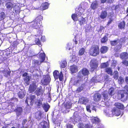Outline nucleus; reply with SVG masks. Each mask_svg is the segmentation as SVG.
<instances>
[{"label": "nucleus", "mask_w": 128, "mask_h": 128, "mask_svg": "<svg viewBox=\"0 0 128 128\" xmlns=\"http://www.w3.org/2000/svg\"><path fill=\"white\" fill-rule=\"evenodd\" d=\"M50 77L48 76H46L44 77L43 79L41 80L42 84L46 86L50 83Z\"/></svg>", "instance_id": "6"}, {"label": "nucleus", "mask_w": 128, "mask_h": 128, "mask_svg": "<svg viewBox=\"0 0 128 128\" xmlns=\"http://www.w3.org/2000/svg\"><path fill=\"white\" fill-rule=\"evenodd\" d=\"M99 47L97 45H92L89 50L88 53L90 55L93 56H96L100 54Z\"/></svg>", "instance_id": "2"}, {"label": "nucleus", "mask_w": 128, "mask_h": 128, "mask_svg": "<svg viewBox=\"0 0 128 128\" xmlns=\"http://www.w3.org/2000/svg\"><path fill=\"white\" fill-rule=\"evenodd\" d=\"M108 49V48L106 46H102L100 48V52L102 54L105 53L107 52Z\"/></svg>", "instance_id": "21"}, {"label": "nucleus", "mask_w": 128, "mask_h": 128, "mask_svg": "<svg viewBox=\"0 0 128 128\" xmlns=\"http://www.w3.org/2000/svg\"><path fill=\"white\" fill-rule=\"evenodd\" d=\"M40 55V58L42 59V60L40 61V62L42 63L44 61L46 58V55L45 54L44 52L42 53H41Z\"/></svg>", "instance_id": "40"}, {"label": "nucleus", "mask_w": 128, "mask_h": 128, "mask_svg": "<svg viewBox=\"0 0 128 128\" xmlns=\"http://www.w3.org/2000/svg\"><path fill=\"white\" fill-rule=\"evenodd\" d=\"M124 92L125 91L126 92H125L126 93H127L128 94V86L127 85H126L124 86Z\"/></svg>", "instance_id": "52"}, {"label": "nucleus", "mask_w": 128, "mask_h": 128, "mask_svg": "<svg viewBox=\"0 0 128 128\" xmlns=\"http://www.w3.org/2000/svg\"><path fill=\"white\" fill-rule=\"evenodd\" d=\"M37 86L36 83L34 82L30 84L29 88V90L31 92H34L36 89Z\"/></svg>", "instance_id": "8"}, {"label": "nucleus", "mask_w": 128, "mask_h": 128, "mask_svg": "<svg viewBox=\"0 0 128 128\" xmlns=\"http://www.w3.org/2000/svg\"><path fill=\"white\" fill-rule=\"evenodd\" d=\"M30 80V78L29 76H26L24 78V80L26 85L27 86L29 85Z\"/></svg>", "instance_id": "32"}, {"label": "nucleus", "mask_w": 128, "mask_h": 128, "mask_svg": "<svg viewBox=\"0 0 128 128\" xmlns=\"http://www.w3.org/2000/svg\"><path fill=\"white\" fill-rule=\"evenodd\" d=\"M104 99V101H108L109 100L110 97L108 96V94L107 92H104L102 94Z\"/></svg>", "instance_id": "17"}, {"label": "nucleus", "mask_w": 128, "mask_h": 128, "mask_svg": "<svg viewBox=\"0 0 128 128\" xmlns=\"http://www.w3.org/2000/svg\"><path fill=\"white\" fill-rule=\"evenodd\" d=\"M90 106H87L86 107V110L88 111L91 112V111L90 109Z\"/></svg>", "instance_id": "63"}, {"label": "nucleus", "mask_w": 128, "mask_h": 128, "mask_svg": "<svg viewBox=\"0 0 128 128\" xmlns=\"http://www.w3.org/2000/svg\"><path fill=\"white\" fill-rule=\"evenodd\" d=\"M86 20L85 18L82 17L81 20L79 21V24L80 26L83 25L86 23Z\"/></svg>", "instance_id": "38"}, {"label": "nucleus", "mask_w": 128, "mask_h": 128, "mask_svg": "<svg viewBox=\"0 0 128 128\" xmlns=\"http://www.w3.org/2000/svg\"><path fill=\"white\" fill-rule=\"evenodd\" d=\"M50 107V106L48 104H44L43 106H42L43 108L46 112H47L48 111Z\"/></svg>", "instance_id": "35"}, {"label": "nucleus", "mask_w": 128, "mask_h": 128, "mask_svg": "<svg viewBox=\"0 0 128 128\" xmlns=\"http://www.w3.org/2000/svg\"><path fill=\"white\" fill-rule=\"evenodd\" d=\"M114 0H107V2L108 3L111 4L112 3L114 2Z\"/></svg>", "instance_id": "60"}, {"label": "nucleus", "mask_w": 128, "mask_h": 128, "mask_svg": "<svg viewBox=\"0 0 128 128\" xmlns=\"http://www.w3.org/2000/svg\"><path fill=\"white\" fill-rule=\"evenodd\" d=\"M33 62L35 65H38L39 64V62L38 60H34L33 61Z\"/></svg>", "instance_id": "57"}, {"label": "nucleus", "mask_w": 128, "mask_h": 128, "mask_svg": "<svg viewBox=\"0 0 128 128\" xmlns=\"http://www.w3.org/2000/svg\"><path fill=\"white\" fill-rule=\"evenodd\" d=\"M18 44V42L17 41H14L13 42L12 46L14 48H15L16 47Z\"/></svg>", "instance_id": "51"}, {"label": "nucleus", "mask_w": 128, "mask_h": 128, "mask_svg": "<svg viewBox=\"0 0 128 128\" xmlns=\"http://www.w3.org/2000/svg\"><path fill=\"white\" fill-rule=\"evenodd\" d=\"M118 81L121 84H122V83L124 82L123 78L120 76L119 77Z\"/></svg>", "instance_id": "50"}, {"label": "nucleus", "mask_w": 128, "mask_h": 128, "mask_svg": "<svg viewBox=\"0 0 128 128\" xmlns=\"http://www.w3.org/2000/svg\"><path fill=\"white\" fill-rule=\"evenodd\" d=\"M78 16L77 13L73 14H72L71 15L72 18L74 21H77L78 20Z\"/></svg>", "instance_id": "33"}, {"label": "nucleus", "mask_w": 128, "mask_h": 128, "mask_svg": "<svg viewBox=\"0 0 128 128\" xmlns=\"http://www.w3.org/2000/svg\"><path fill=\"white\" fill-rule=\"evenodd\" d=\"M76 14L77 13V15L78 17L80 16L82 14V13L80 12V10L78 12H76Z\"/></svg>", "instance_id": "59"}, {"label": "nucleus", "mask_w": 128, "mask_h": 128, "mask_svg": "<svg viewBox=\"0 0 128 128\" xmlns=\"http://www.w3.org/2000/svg\"><path fill=\"white\" fill-rule=\"evenodd\" d=\"M84 49L83 48H82L79 50L78 52V54L79 56H82L84 54Z\"/></svg>", "instance_id": "42"}, {"label": "nucleus", "mask_w": 128, "mask_h": 128, "mask_svg": "<svg viewBox=\"0 0 128 128\" xmlns=\"http://www.w3.org/2000/svg\"><path fill=\"white\" fill-rule=\"evenodd\" d=\"M110 43L111 46H115L117 44L118 42L117 40H115L110 41Z\"/></svg>", "instance_id": "43"}, {"label": "nucleus", "mask_w": 128, "mask_h": 128, "mask_svg": "<svg viewBox=\"0 0 128 128\" xmlns=\"http://www.w3.org/2000/svg\"><path fill=\"white\" fill-rule=\"evenodd\" d=\"M5 5L7 9L10 10H11L14 6V4L11 2H6Z\"/></svg>", "instance_id": "11"}, {"label": "nucleus", "mask_w": 128, "mask_h": 128, "mask_svg": "<svg viewBox=\"0 0 128 128\" xmlns=\"http://www.w3.org/2000/svg\"><path fill=\"white\" fill-rule=\"evenodd\" d=\"M105 72L108 74H110V76H112V70L111 68L109 67L106 68Z\"/></svg>", "instance_id": "34"}, {"label": "nucleus", "mask_w": 128, "mask_h": 128, "mask_svg": "<svg viewBox=\"0 0 128 128\" xmlns=\"http://www.w3.org/2000/svg\"><path fill=\"white\" fill-rule=\"evenodd\" d=\"M22 108L21 107L18 106L14 110V111L15 112L16 114L18 116L20 115L22 112Z\"/></svg>", "instance_id": "14"}, {"label": "nucleus", "mask_w": 128, "mask_h": 128, "mask_svg": "<svg viewBox=\"0 0 128 128\" xmlns=\"http://www.w3.org/2000/svg\"><path fill=\"white\" fill-rule=\"evenodd\" d=\"M35 117L37 119H39L41 118L42 115V114L41 112H40L39 113H36L35 114Z\"/></svg>", "instance_id": "41"}, {"label": "nucleus", "mask_w": 128, "mask_h": 128, "mask_svg": "<svg viewBox=\"0 0 128 128\" xmlns=\"http://www.w3.org/2000/svg\"><path fill=\"white\" fill-rule=\"evenodd\" d=\"M35 42V43L38 45H40L41 43L40 40L39 38H36Z\"/></svg>", "instance_id": "53"}, {"label": "nucleus", "mask_w": 128, "mask_h": 128, "mask_svg": "<svg viewBox=\"0 0 128 128\" xmlns=\"http://www.w3.org/2000/svg\"><path fill=\"white\" fill-rule=\"evenodd\" d=\"M108 64L106 62L102 63L101 65V68H106L108 66Z\"/></svg>", "instance_id": "46"}, {"label": "nucleus", "mask_w": 128, "mask_h": 128, "mask_svg": "<svg viewBox=\"0 0 128 128\" xmlns=\"http://www.w3.org/2000/svg\"><path fill=\"white\" fill-rule=\"evenodd\" d=\"M108 93L110 96H112L115 94V90L113 87H111L108 90Z\"/></svg>", "instance_id": "28"}, {"label": "nucleus", "mask_w": 128, "mask_h": 128, "mask_svg": "<svg viewBox=\"0 0 128 128\" xmlns=\"http://www.w3.org/2000/svg\"><path fill=\"white\" fill-rule=\"evenodd\" d=\"M81 74H80L79 72L78 75L76 77L77 79L80 80H82V79L83 76L81 75Z\"/></svg>", "instance_id": "48"}, {"label": "nucleus", "mask_w": 128, "mask_h": 128, "mask_svg": "<svg viewBox=\"0 0 128 128\" xmlns=\"http://www.w3.org/2000/svg\"><path fill=\"white\" fill-rule=\"evenodd\" d=\"M84 125L82 123H79L78 124V128H83Z\"/></svg>", "instance_id": "56"}, {"label": "nucleus", "mask_w": 128, "mask_h": 128, "mask_svg": "<svg viewBox=\"0 0 128 128\" xmlns=\"http://www.w3.org/2000/svg\"><path fill=\"white\" fill-rule=\"evenodd\" d=\"M43 19V17L41 15L38 16L32 22L30 26L34 28L40 30L42 27V21Z\"/></svg>", "instance_id": "1"}, {"label": "nucleus", "mask_w": 128, "mask_h": 128, "mask_svg": "<svg viewBox=\"0 0 128 128\" xmlns=\"http://www.w3.org/2000/svg\"><path fill=\"white\" fill-rule=\"evenodd\" d=\"M107 15V13L106 11H102L100 16V17L101 19H104L106 17Z\"/></svg>", "instance_id": "24"}, {"label": "nucleus", "mask_w": 128, "mask_h": 128, "mask_svg": "<svg viewBox=\"0 0 128 128\" xmlns=\"http://www.w3.org/2000/svg\"><path fill=\"white\" fill-rule=\"evenodd\" d=\"M108 40V38L106 36H104L101 40V42L102 43L106 42Z\"/></svg>", "instance_id": "39"}, {"label": "nucleus", "mask_w": 128, "mask_h": 128, "mask_svg": "<svg viewBox=\"0 0 128 128\" xmlns=\"http://www.w3.org/2000/svg\"><path fill=\"white\" fill-rule=\"evenodd\" d=\"M126 26V22L124 20L119 23L118 27L119 28L121 29H124Z\"/></svg>", "instance_id": "18"}, {"label": "nucleus", "mask_w": 128, "mask_h": 128, "mask_svg": "<svg viewBox=\"0 0 128 128\" xmlns=\"http://www.w3.org/2000/svg\"><path fill=\"white\" fill-rule=\"evenodd\" d=\"M122 45V43L120 44H118V48L119 49H120L121 48Z\"/></svg>", "instance_id": "61"}, {"label": "nucleus", "mask_w": 128, "mask_h": 128, "mask_svg": "<svg viewBox=\"0 0 128 128\" xmlns=\"http://www.w3.org/2000/svg\"><path fill=\"white\" fill-rule=\"evenodd\" d=\"M67 128H72L73 126L71 124H67L66 125Z\"/></svg>", "instance_id": "58"}, {"label": "nucleus", "mask_w": 128, "mask_h": 128, "mask_svg": "<svg viewBox=\"0 0 128 128\" xmlns=\"http://www.w3.org/2000/svg\"><path fill=\"white\" fill-rule=\"evenodd\" d=\"M36 98V96L34 95H30V99L31 101L30 102V104L31 105H32L34 102V100Z\"/></svg>", "instance_id": "36"}, {"label": "nucleus", "mask_w": 128, "mask_h": 128, "mask_svg": "<svg viewBox=\"0 0 128 128\" xmlns=\"http://www.w3.org/2000/svg\"><path fill=\"white\" fill-rule=\"evenodd\" d=\"M104 80L105 81H108L109 80V76L108 75H106L104 76Z\"/></svg>", "instance_id": "54"}, {"label": "nucleus", "mask_w": 128, "mask_h": 128, "mask_svg": "<svg viewBox=\"0 0 128 128\" xmlns=\"http://www.w3.org/2000/svg\"><path fill=\"white\" fill-rule=\"evenodd\" d=\"M122 63L126 66H128V60H124L122 61Z\"/></svg>", "instance_id": "47"}, {"label": "nucleus", "mask_w": 128, "mask_h": 128, "mask_svg": "<svg viewBox=\"0 0 128 128\" xmlns=\"http://www.w3.org/2000/svg\"><path fill=\"white\" fill-rule=\"evenodd\" d=\"M86 86L85 83H83L81 84L80 86H79L76 90V92L79 93L82 91Z\"/></svg>", "instance_id": "15"}, {"label": "nucleus", "mask_w": 128, "mask_h": 128, "mask_svg": "<svg viewBox=\"0 0 128 128\" xmlns=\"http://www.w3.org/2000/svg\"><path fill=\"white\" fill-rule=\"evenodd\" d=\"M117 96L119 99L123 102L126 101L128 98V94L124 92V90H120L118 92Z\"/></svg>", "instance_id": "3"}, {"label": "nucleus", "mask_w": 128, "mask_h": 128, "mask_svg": "<svg viewBox=\"0 0 128 128\" xmlns=\"http://www.w3.org/2000/svg\"><path fill=\"white\" fill-rule=\"evenodd\" d=\"M70 70L72 73H76L78 71L77 67L75 65L70 66Z\"/></svg>", "instance_id": "23"}, {"label": "nucleus", "mask_w": 128, "mask_h": 128, "mask_svg": "<svg viewBox=\"0 0 128 128\" xmlns=\"http://www.w3.org/2000/svg\"><path fill=\"white\" fill-rule=\"evenodd\" d=\"M98 1L96 0H95L92 2L90 6V8L94 10L98 7Z\"/></svg>", "instance_id": "10"}, {"label": "nucleus", "mask_w": 128, "mask_h": 128, "mask_svg": "<svg viewBox=\"0 0 128 128\" xmlns=\"http://www.w3.org/2000/svg\"><path fill=\"white\" fill-rule=\"evenodd\" d=\"M18 95L19 98H22L24 97V95L22 92H19L18 93Z\"/></svg>", "instance_id": "49"}, {"label": "nucleus", "mask_w": 128, "mask_h": 128, "mask_svg": "<svg viewBox=\"0 0 128 128\" xmlns=\"http://www.w3.org/2000/svg\"><path fill=\"white\" fill-rule=\"evenodd\" d=\"M67 63L66 60H62L60 64V68H65L67 65Z\"/></svg>", "instance_id": "31"}, {"label": "nucleus", "mask_w": 128, "mask_h": 128, "mask_svg": "<svg viewBox=\"0 0 128 128\" xmlns=\"http://www.w3.org/2000/svg\"><path fill=\"white\" fill-rule=\"evenodd\" d=\"M49 4L48 2H45L42 4L40 7L43 10H45L48 9Z\"/></svg>", "instance_id": "22"}, {"label": "nucleus", "mask_w": 128, "mask_h": 128, "mask_svg": "<svg viewBox=\"0 0 128 128\" xmlns=\"http://www.w3.org/2000/svg\"><path fill=\"white\" fill-rule=\"evenodd\" d=\"M43 91L41 87L40 88H38L35 91V93L37 96H39L40 95H42L43 94Z\"/></svg>", "instance_id": "16"}, {"label": "nucleus", "mask_w": 128, "mask_h": 128, "mask_svg": "<svg viewBox=\"0 0 128 128\" xmlns=\"http://www.w3.org/2000/svg\"><path fill=\"white\" fill-rule=\"evenodd\" d=\"M70 107L71 106L70 103L68 102H66L64 104V107L66 110L70 109Z\"/></svg>", "instance_id": "44"}, {"label": "nucleus", "mask_w": 128, "mask_h": 128, "mask_svg": "<svg viewBox=\"0 0 128 128\" xmlns=\"http://www.w3.org/2000/svg\"><path fill=\"white\" fill-rule=\"evenodd\" d=\"M13 10L17 14H19L20 12V7L18 5H15L13 7Z\"/></svg>", "instance_id": "19"}, {"label": "nucleus", "mask_w": 128, "mask_h": 128, "mask_svg": "<svg viewBox=\"0 0 128 128\" xmlns=\"http://www.w3.org/2000/svg\"><path fill=\"white\" fill-rule=\"evenodd\" d=\"M82 103V104H86V103L88 102L89 100L87 98L82 97L79 100Z\"/></svg>", "instance_id": "27"}, {"label": "nucleus", "mask_w": 128, "mask_h": 128, "mask_svg": "<svg viewBox=\"0 0 128 128\" xmlns=\"http://www.w3.org/2000/svg\"><path fill=\"white\" fill-rule=\"evenodd\" d=\"M71 121L74 123H76L78 122L81 120V118L76 112H74L73 116L70 118Z\"/></svg>", "instance_id": "4"}, {"label": "nucleus", "mask_w": 128, "mask_h": 128, "mask_svg": "<svg viewBox=\"0 0 128 128\" xmlns=\"http://www.w3.org/2000/svg\"><path fill=\"white\" fill-rule=\"evenodd\" d=\"M2 73L4 74L5 76H10L11 71L10 69L9 70L7 69H4L2 71Z\"/></svg>", "instance_id": "29"}, {"label": "nucleus", "mask_w": 128, "mask_h": 128, "mask_svg": "<svg viewBox=\"0 0 128 128\" xmlns=\"http://www.w3.org/2000/svg\"><path fill=\"white\" fill-rule=\"evenodd\" d=\"M80 81H81V80H80L78 79V80L74 82V85H76L77 84H78L79 83V82Z\"/></svg>", "instance_id": "62"}, {"label": "nucleus", "mask_w": 128, "mask_h": 128, "mask_svg": "<svg viewBox=\"0 0 128 128\" xmlns=\"http://www.w3.org/2000/svg\"><path fill=\"white\" fill-rule=\"evenodd\" d=\"M112 112L113 115L116 116H120L121 113L120 110L116 108L113 109L112 110Z\"/></svg>", "instance_id": "12"}, {"label": "nucleus", "mask_w": 128, "mask_h": 128, "mask_svg": "<svg viewBox=\"0 0 128 128\" xmlns=\"http://www.w3.org/2000/svg\"><path fill=\"white\" fill-rule=\"evenodd\" d=\"M120 57L122 59H128V54L126 52H123L120 55Z\"/></svg>", "instance_id": "30"}, {"label": "nucleus", "mask_w": 128, "mask_h": 128, "mask_svg": "<svg viewBox=\"0 0 128 128\" xmlns=\"http://www.w3.org/2000/svg\"><path fill=\"white\" fill-rule=\"evenodd\" d=\"M6 17V14L4 12H2L0 13V21L3 20Z\"/></svg>", "instance_id": "37"}, {"label": "nucleus", "mask_w": 128, "mask_h": 128, "mask_svg": "<svg viewBox=\"0 0 128 128\" xmlns=\"http://www.w3.org/2000/svg\"><path fill=\"white\" fill-rule=\"evenodd\" d=\"M120 41L121 43H124L126 41L125 37H122L120 39Z\"/></svg>", "instance_id": "55"}, {"label": "nucleus", "mask_w": 128, "mask_h": 128, "mask_svg": "<svg viewBox=\"0 0 128 128\" xmlns=\"http://www.w3.org/2000/svg\"><path fill=\"white\" fill-rule=\"evenodd\" d=\"M114 79H117L118 77V72L117 71H114Z\"/></svg>", "instance_id": "45"}, {"label": "nucleus", "mask_w": 128, "mask_h": 128, "mask_svg": "<svg viewBox=\"0 0 128 128\" xmlns=\"http://www.w3.org/2000/svg\"><path fill=\"white\" fill-rule=\"evenodd\" d=\"M91 120L93 124H97L100 122L99 119L96 117H92L91 119Z\"/></svg>", "instance_id": "20"}, {"label": "nucleus", "mask_w": 128, "mask_h": 128, "mask_svg": "<svg viewBox=\"0 0 128 128\" xmlns=\"http://www.w3.org/2000/svg\"><path fill=\"white\" fill-rule=\"evenodd\" d=\"M90 66L91 69L93 70L96 69L98 66V64L96 62V60L93 59L90 62Z\"/></svg>", "instance_id": "7"}, {"label": "nucleus", "mask_w": 128, "mask_h": 128, "mask_svg": "<svg viewBox=\"0 0 128 128\" xmlns=\"http://www.w3.org/2000/svg\"><path fill=\"white\" fill-rule=\"evenodd\" d=\"M93 97L94 100L96 102H98L100 100L101 95L99 93H96L94 95Z\"/></svg>", "instance_id": "9"}, {"label": "nucleus", "mask_w": 128, "mask_h": 128, "mask_svg": "<svg viewBox=\"0 0 128 128\" xmlns=\"http://www.w3.org/2000/svg\"><path fill=\"white\" fill-rule=\"evenodd\" d=\"M125 81L127 84H128V76H126L125 78Z\"/></svg>", "instance_id": "64"}, {"label": "nucleus", "mask_w": 128, "mask_h": 128, "mask_svg": "<svg viewBox=\"0 0 128 128\" xmlns=\"http://www.w3.org/2000/svg\"><path fill=\"white\" fill-rule=\"evenodd\" d=\"M114 105L118 109L122 110H123L124 109V105L120 103H115Z\"/></svg>", "instance_id": "25"}, {"label": "nucleus", "mask_w": 128, "mask_h": 128, "mask_svg": "<svg viewBox=\"0 0 128 128\" xmlns=\"http://www.w3.org/2000/svg\"><path fill=\"white\" fill-rule=\"evenodd\" d=\"M43 101V100H40V99H38L36 101L35 104L38 108H40L41 106L42 105V102Z\"/></svg>", "instance_id": "26"}, {"label": "nucleus", "mask_w": 128, "mask_h": 128, "mask_svg": "<svg viewBox=\"0 0 128 128\" xmlns=\"http://www.w3.org/2000/svg\"><path fill=\"white\" fill-rule=\"evenodd\" d=\"M79 73L82 74L84 76H88L89 73L88 70L86 68H83L79 71Z\"/></svg>", "instance_id": "13"}, {"label": "nucleus", "mask_w": 128, "mask_h": 128, "mask_svg": "<svg viewBox=\"0 0 128 128\" xmlns=\"http://www.w3.org/2000/svg\"><path fill=\"white\" fill-rule=\"evenodd\" d=\"M53 74L54 76L55 79H58V78L60 81L62 80L63 75L62 71L59 73L58 71L55 70L53 72Z\"/></svg>", "instance_id": "5"}]
</instances>
